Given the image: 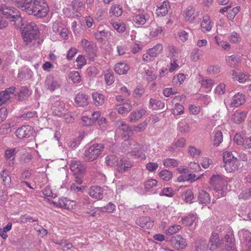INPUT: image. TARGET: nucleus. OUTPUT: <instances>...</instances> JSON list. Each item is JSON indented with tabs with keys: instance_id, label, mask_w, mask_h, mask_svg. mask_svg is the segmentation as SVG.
Returning a JSON list of instances; mask_svg holds the SVG:
<instances>
[{
	"instance_id": "obj_1",
	"label": "nucleus",
	"mask_w": 251,
	"mask_h": 251,
	"mask_svg": "<svg viewBox=\"0 0 251 251\" xmlns=\"http://www.w3.org/2000/svg\"><path fill=\"white\" fill-rule=\"evenodd\" d=\"M24 11L29 15L43 18L47 16L49 7L44 0H27Z\"/></svg>"
},
{
	"instance_id": "obj_2",
	"label": "nucleus",
	"mask_w": 251,
	"mask_h": 251,
	"mask_svg": "<svg viewBox=\"0 0 251 251\" xmlns=\"http://www.w3.org/2000/svg\"><path fill=\"white\" fill-rule=\"evenodd\" d=\"M39 31L38 27L35 23H29L23 27L22 34L24 41L26 44L35 41L38 37Z\"/></svg>"
},
{
	"instance_id": "obj_3",
	"label": "nucleus",
	"mask_w": 251,
	"mask_h": 251,
	"mask_svg": "<svg viewBox=\"0 0 251 251\" xmlns=\"http://www.w3.org/2000/svg\"><path fill=\"white\" fill-rule=\"evenodd\" d=\"M103 149V146L101 144H95L90 146L85 151L83 156L84 161H93L97 159Z\"/></svg>"
},
{
	"instance_id": "obj_4",
	"label": "nucleus",
	"mask_w": 251,
	"mask_h": 251,
	"mask_svg": "<svg viewBox=\"0 0 251 251\" xmlns=\"http://www.w3.org/2000/svg\"><path fill=\"white\" fill-rule=\"evenodd\" d=\"M209 182L216 191H221L223 187L226 185V180L224 176L220 175H214L210 178Z\"/></svg>"
},
{
	"instance_id": "obj_5",
	"label": "nucleus",
	"mask_w": 251,
	"mask_h": 251,
	"mask_svg": "<svg viewBox=\"0 0 251 251\" xmlns=\"http://www.w3.org/2000/svg\"><path fill=\"white\" fill-rule=\"evenodd\" d=\"M167 241H169L176 250L183 249L185 248L187 246L186 240L182 238L180 235L172 236L169 240H167Z\"/></svg>"
},
{
	"instance_id": "obj_6",
	"label": "nucleus",
	"mask_w": 251,
	"mask_h": 251,
	"mask_svg": "<svg viewBox=\"0 0 251 251\" xmlns=\"http://www.w3.org/2000/svg\"><path fill=\"white\" fill-rule=\"evenodd\" d=\"M53 114L58 116L67 115L68 110L65 107V103L62 101H56L52 106Z\"/></svg>"
},
{
	"instance_id": "obj_7",
	"label": "nucleus",
	"mask_w": 251,
	"mask_h": 251,
	"mask_svg": "<svg viewBox=\"0 0 251 251\" xmlns=\"http://www.w3.org/2000/svg\"><path fill=\"white\" fill-rule=\"evenodd\" d=\"M117 170L120 173H124L129 171L133 166V162L128 158H123L117 165Z\"/></svg>"
},
{
	"instance_id": "obj_8",
	"label": "nucleus",
	"mask_w": 251,
	"mask_h": 251,
	"mask_svg": "<svg viewBox=\"0 0 251 251\" xmlns=\"http://www.w3.org/2000/svg\"><path fill=\"white\" fill-rule=\"evenodd\" d=\"M70 168L71 170L74 172V175L77 174L84 175L85 173L86 166L79 160H73Z\"/></svg>"
},
{
	"instance_id": "obj_9",
	"label": "nucleus",
	"mask_w": 251,
	"mask_h": 251,
	"mask_svg": "<svg viewBox=\"0 0 251 251\" xmlns=\"http://www.w3.org/2000/svg\"><path fill=\"white\" fill-rule=\"evenodd\" d=\"M45 85L48 90L52 92L60 88L61 83L59 80L50 75L47 77Z\"/></svg>"
},
{
	"instance_id": "obj_10",
	"label": "nucleus",
	"mask_w": 251,
	"mask_h": 251,
	"mask_svg": "<svg viewBox=\"0 0 251 251\" xmlns=\"http://www.w3.org/2000/svg\"><path fill=\"white\" fill-rule=\"evenodd\" d=\"M104 189L99 186H92L89 190V196L97 200H101L103 197Z\"/></svg>"
},
{
	"instance_id": "obj_11",
	"label": "nucleus",
	"mask_w": 251,
	"mask_h": 251,
	"mask_svg": "<svg viewBox=\"0 0 251 251\" xmlns=\"http://www.w3.org/2000/svg\"><path fill=\"white\" fill-rule=\"evenodd\" d=\"M198 16L199 12H196L192 6H188L185 11V19L190 23H193L196 21Z\"/></svg>"
},
{
	"instance_id": "obj_12",
	"label": "nucleus",
	"mask_w": 251,
	"mask_h": 251,
	"mask_svg": "<svg viewBox=\"0 0 251 251\" xmlns=\"http://www.w3.org/2000/svg\"><path fill=\"white\" fill-rule=\"evenodd\" d=\"M31 133V127L27 126H23L18 128L15 134L16 136L20 139L28 138Z\"/></svg>"
},
{
	"instance_id": "obj_13",
	"label": "nucleus",
	"mask_w": 251,
	"mask_h": 251,
	"mask_svg": "<svg viewBox=\"0 0 251 251\" xmlns=\"http://www.w3.org/2000/svg\"><path fill=\"white\" fill-rule=\"evenodd\" d=\"M245 101V95L242 93H238L233 97L230 105L231 107H237L244 104Z\"/></svg>"
},
{
	"instance_id": "obj_14",
	"label": "nucleus",
	"mask_w": 251,
	"mask_h": 251,
	"mask_svg": "<svg viewBox=\"0 0 251 251\" xmlns=\"http://www.w3.org/2000/svg\"><path fill=\"white\" fill-rule=\"evenodd\" d=\"M136 224L143 228H149L153 226V222L149 217H140L137 220Z\"/></svg>"
},
{
	"instance_id": "obj_15",
	"label": "nucleus",
	"mask_w": 251,
	"mask_h": 251,
	"mask_svg": "<svg viewBox=\"0 0 251 251\" xmlns=\"http://www.w3.org/2000/svg\"><path fill=\"white\" fill-rule=\"evenodd\" d=\"M117 125L119 128L125 132V136L127 135L128 137L132 136V131H133L132 126H129L122 121H119L117 122Z\"/></svg>"
},
{
	"instance_id": "obj_16",
	"label": "nucleus",
	"mask_w": 251,
	"mask_h": 251,
	"mask_svg": "<svg viewBox=\"0 0 251 251\" xmlns=\"http://www.w3.org/2000/svg\"><path fill=\"white\" fill-rule=\"evenodd\" d=\"M225 169L228 172H232L237 170L238 168V161L237 158L226 162L224 165Z\"/></svg>"
},
{
	"instance_id": "obj_17",
	"label": "nucleus",
	"mask_w": 251,
	"mask_h": 251,
	"mask_svg": "<svg viewBox=\"0 0 251 251\" xmlns=\"http://www.w3.org/2000/svg\"><path fill=\"white\" fill-rule=\"evenodd\" d=\"M247 114V113L246 111L240 112L236 111L232 115L231 120L235 123H241L246 118Z\"/></svg>"
},
{
	"instance_id": "obj_18",
	"label": "nucleus",
	"mask_w": 251,
	"mask_h": 251,
	"mask_svg": "<svg viewBox=\"0 0 251 251\" xmlns=\"http://www.w3.org/2000/svg\"><path fill=\"white\" fill-rule=\"evenodd\" d=\"M150 19V15L148 13H145L142 14L135 15L133 17V22L138 25H143Z\"/></svg>"
},
{
	"instance_id": "obj_19",
	"label": "nucleus",
	"mask_w": 251,
	"mask_h": 251,
	"mask_svg": "<svg viewBox=\"0 0 251 251\" xmlns=\"http://www.w3.org/2000/svg\"><path fill=\"white\" fill-rule=\"evenodd\" d=\"M209 242L210 244L209 250L211 251H214L218 249L219 245V236L218 234L213 233L210 238Z\"/></svg>"
},
{
	"instance_id": "obj_20",
	"label": "nucleus",
	"mask_w": 251,
	"mask_h": 251,
	"mask_svg": "<svg viewBox=\"0 0 251 251\" xmlns=\"http://www.w3.org/2000/svg\"><path fill=\"white\" fill-rule=\"evenodd\" d=\"M10 21L14 22V25L16 28H21L24 25L25 22L21 17L19 12L17 11L15 14L11 17Z\"/></svg>"
},
{
	"instance_id": "obj_21",
	"label": "nucleus",
	"mask_w": 251,
	"mask_h": 251,
	"mask_svg": "<svg viewBox=\"0 0 251 251\" xmlns=\"http://www.w3.org/2000/svg\"><path fill=\"white\" fill-rule=\"evenodd\" d=\"M207 248L208 244L205 239L200 238L196 241L195 245V250L196 251H206Z\"/></svg>"
},
{
	"instance_id": "obj_22",
	"label": "nucleus",
	"mask_w": 251,
	"mask_h": 251,
	"mask_svg": "<svg viewBox=\"0 0 251 251\" xmlns=\"http://www.w3.org/2000/svg\"><path fill=\"white\" fill-rule=\"evenodd\" d=\"M129 67L124 62H120L115 65V71L119 75L126 74L129 69Z\"/></svg>"
},
{
	"instance_id": "obj_23",
	"label": "nucleus",
	"mask_w": 251,
	"mask_h": 251,
	"mask_svg": "<svg viewBox=\"0 0 251 251\" xmlns=\"http://www.w3.org/2000/svg\"><path fill=\"white\" fill-rule=\"evenodd\" d=\"M88 96L82 93L78 94L75 97V102L79 106H86L88 103Z\"/></svg>"
},
{
	"instance_id": "obj_24",
	"label": "nucleus",
	"mask_w": 251,
	"mask_h": 251,
	"mask_svg": "<svg viewBox=\"0 0 251 251\" xmlns=\"http://www.w3.org/2000/svg\"><path fill=\"white\" fill-rule=\"evenodd\" d=\"M116 109L120 114H123L129 112L132 109L130 103L125 102L116 105Z\"/></svg>"
},
{
	"instance_id": "obj_25",
	"label": "nucleus",
	"mask_w": 251,
	"mask_h": 251,
	"mask_svg": "<svg viewBox=\"0 0 251 251\" xmlns=\"http://www.w3.org/2000/svg\"><path fill=\"white\" fill-rule=\"evenodd\" d=\"M146 111L144 109H140L137 111H133L129 115V122L133 123L137 122L145 113Z\"/></svg>"
},
{
	"instance_id": "obj_26",
	"label": "nucleus",
	"mask_w": 251,
	"mask_h": 251,
	"mask_svg": "<svg viewBox=\"0 0 251 251\" xmlns=\"http://www.w3.org/2000/svg\"><path fill=\"white\" fill-rule=\"evenodd\" d=\"M133 145H137L136 142L131 139L125 140L122 144V147L124 152L129 153Z\"/></svg>"
},
{
	"instance_id": "obj_27",
	"label": "nucleus",
	"mask_w": 251,
	"mask_h": 251,
	"mask_svg": "<svg viewBox=\"0 0 251 251\" xmlns=\"http://www.w3.org/2000/svg\"><path fill=\"white\" fill-rule=\"evenodd\" d=\"M169 8L168 2L164 1L162 4L158 6L156 14L159 16H164L168 13Z\"/></svg>"
},
{
	"instance_id": "obj_28",
	"label": "nucleus",
	"mask_w": 251,
	"mask_h": 251,
	"mask_svg": "<svg viewBox=\"0 0 251 251\" xmlns=\"http://www.w3.org/2000/svg\"><path fill=\"white\" fill-rule=\"evenodd\" d=\"M163 50V47L161 44H157L153 48L150 49L148 50V53H149L151 57H156L159 53H160Z\"/></svg>"
},
{
	"instance_id": "obj_29",
	"label": "nucleus",
	"mask_w": 251,
	"mask_h": 251,
	"mask_svg": "<svg viewBox=\"0 0 251 251\" xmlns=\"http://www.w3.org/2000/svg\"><path fill=\"white\" fill-rule=\"evenodd\" d=\"M150 106L153 110L163 109L165 106V103L161 100L151 99L150 100Z\"/></svg>"
},
{
	"instance_id": "obj_30",
	"label": "nucleus",
	"mask_w": 251,
	"mask_h": 251,
	"mask_svg": "<svg viewBox=\"0 0 251 251\" xmlns=\"http://www.w3.org/2000/svg\"><path fill=\"white\" fill-rule=\"evenodd\" d=\"M226 60L227 65L231 67H235L240 62L239 57L235 55L227 56Z\"/></svg>"
},
{
	"instance_id": "obj_31",
	"label": "nucleus",
	"mask_w": 251,
	"mask_h": 251,
	"mask_svg": "<svg viewBox=\"0 0 251 251\" xmlns=\"http://www.w3.org/2000/svg\"><path fill=\"white\" fill-rule=\"evenodd\" d=\"M199 200L201 203L207 204L210 202V198L209 194L204 190H201L199 196Z\"/></svg>"
},
{
	"instance_id": "obj_32",
	"label": "nucleus",
	"mask_w": 251,
	"mask_h": 251,
	"mask_svg": "<svg viewBox=\"0 0 251 251\" xmlns=\"http://www.w3.org/2000/svg\"><path fill=\"white\" fill-rule=\"evenodd\" d=\"M201 86L208 90H210L214 84V81L209 78H202L200 81Z\"/></svg>"
},
{
	"instance_id": "obj_33",
	"label": "nucleus",
	"mask_w": 251,
	"mask_h": 251,
	"mask_svg": "<svg viewBox=\"0 0 251 251\" xmlns=\"http://www.w3.org/2000/svg\"><path fill=\"white\" fill-rule=\"evenodd\" d=\"M4 11L2 12V14L5 16L7 19H11L14 14L17 12V10L15 9L13 7L8 6L5 5Z\"/></svg>"
},
{
	"instance_id": "obj_34",
	"label": "nucleus",
	"mask_w": 251,
	"mask_h": 251,
	"mask_svg": "<svg viewBox=\"0 0 251 251\" xmlns=\"http://www.w3.org/2000/svg\"><path fill=\"white\" fill-rule=\"evenodd\" d=\"M1 178H2V182L3 185H8L11 182V177L9 175L8 171L6 169L3 170L0 173Z\"/></svg>"
},
{
	"instance_id": "obj_35",
	"label": "nucleus",
	"mask_w": 251,
	"mask_h": 251,
	"mask_svg": "<svg viewBox=\"0 0 251 251\" xmlns=\"http://www.w3.org/2000/svg\"><path fill=\"white\" fill-rule=\"evenodd\" d=\"M223 140V134L220 130L214 131V136L213 139V145L218 146Z\"/></svg>"
},
{
	"instance_id": "obj_36",
	"label": "nucleus",
	"mask_w": 251,
	"mask_h": 251,
	"mask_svg": "<svg viewBox=\"0 0 251 251\" xmlns=\"http://www.w3.org/2000/svg\"><path fill=\"white\" fill-rule=\"evenodd\" d=\"M201 27L202 29L207 31H209L211 30L212 25L208 16H205L203 17V20L201 23Z\"/></svg>"
},
{
	"instance_id": "obj_37",
	"label": "nucleus",
	"mask_w": 251,
	"mask_h": 251,
	"mask_svg": "<svg viewBox=\"0 0 251 251\" xmlns=\"http://www.w3.org/2000/svg\"><path fill=\"white\" fill-rule=\"evenodd\" d=\"M92 97L94 103L96 105H101L104 103V96L102 94L98 93H93Z\"/></svg>"
},
{
	"instance_id": "obj_38",
	"label": "nucleus",
	"mask_w": 251,
	"mask_h": 251,
	"mask_svg": "<svg viewBox=\"0 0 251 251\" xmlns=\"http://www.w3.org/2000/svg\"><path fill=\"white\" fill-rule=\"evenodd\" d=\"M30 93L27 87H22L21 88L19 93L18 99L21 100H23L26 99L29 95Z\"/></svg>"
},
{
	"instance_id": "obj_39",
	"label": "nucleus",
	"mask_w": 251,
	"mask_h": 251,
	"mask_svg": "<svg viewBox=\"0 0 251 251\" xmlns=\"http://www.w3.org/2000/svg\"><path fill=\"white\" fill-rule=\"evenodd\" d=\"M232 75L234 79L239 81L240 82H243L248 79L250 80V77L251 76L250 75H245L242 73H240L239 75H237L236 72H233Z\"/></svg>"
},
{
	"instance_id": "obj_40",
	"label": "nucleus",
	"mask_w": 251,
	"mask_h": 251,
	"mask_svg": "<svg viewBox=\"0 0 251 251\" xmlns=\"http://www.w3.org/2000/svg\"><path fill=\"white\" fill-rule=\"evenodd\" d=\"M196 218L194 214L189 215L187 217L182 218V223L187 226H191L192 225Z\"/></svg>"
},
{
	"instance_id": "obj_41",
	"label": "nucleus",
	"mask_w": 251,
	"mask_h": 251,
	"mask_svg": "<svg viewBox=\"0 0 251 251\" xmlns=\"http://www.w3.org/2000/svg\"><path fill=\"white\" fill-rule=\"evenodd\" d=\"M157 184V181L156 179H150L147 180L144 183L145 188L146 191H150L151 190V189L154 186H156Z\"/></svg>"
},
{
	"instance_id": "obj_42",
	"label": "nucleus",
	"mask_w": 251,
	"mask_h": 251,
	"mask_svg": "<svg viewBox=\"0 0 251 251\" xmlns=\"http://www.w3.org/2000/svg\"><path fill=\"white\" fill-rule=\"evenodd\" d=\"M202 55V51L198 48L193 50L191 54V59L193 61H198Z\"/></svg>"
},
{
	"instance_id": "obj_43",
	"label": "nucleus",
	"mask_w": 251,
	"mask_h": 251,
	"mask_svg": "<svg viewBox=\"0 0 251 251\" xmlns=\"http://www.w3.org/2000/svg\"><path fill=\"white\" fill-rule=\"evenodd\" d=\"M159 176L161 179L168 181L172 178V173L169 170H163L159 172Z\"/></svg>"
},
{
	"instance_id": "obj_44",
	"label": "nucleus",
	"mask_w": 251,
	"mask_h": 251,
	"mask_svg": "<svg viewBox=\"0 0 251 251\" xmlns=\"http://www.w3.org/2000/svg\"><path fill=\"white\" fill-rule=\"evenodd\" d=\"M105 161L108 165L111 166L114 165H117L118 164L117 157L113 155H110L106 156Z\"/></svg>"
},
{
	"instance_id": "obj_45",
	"label": "nucleus",
	"mask_w": 251,
	"mask_h": 251,
	"mask_svg": "<svg viewBox=\"0 0 251 251\" xmlns=\"http://www.w3.org/2000/svg\"><path fill=\"white\" fill-rule=\"evenodd\" d=\"M110 13L112 14L116 17H119L122 14V8H121L119 5H114L111 7Z\"/></svg>"
},
{
	"instance_id": "obj_46",
	"label": "nucleus",
	"mask_w": 251,
	"mask_h": 251,
	"mask_svg": "<svg viewBox=\"0 0 251 251\" xmlns=\"http://www.w3.org/2000/svg\"><path fill=\"white\" fill-rule=\"evenodd\" d=\"M183 196L184 198V200L186 202L192 203V200L194 198V195L192 191L190 189L186 190L183 193Z\"/></svg>"
},
{
	"instance_id": "obj_47",
	"label": "nucleus",
	"mask_w": 251,
	"mask_h": 251,
	"mask_svg": "<svg viewBox=\"0 0 251 251\" xmlns=\"http://www.w3.org/2000/svg\"><path fill=\"white\" fill-rule=\"evenodd\" d=\"M113 28L118 32L123 33L126 30V25L123 23H112Z\"/></svg>"
},
{
	"instance_id": "obj_48",
	"label": "nucleus",
	"mask_w": 251,
	"mask_h": 251,
	"mask_svg": "<svg viewBox=\"0 0 251 251\" xmlns=\"http://www.w3.org/2000/svg\"><path fill=\"white\" fill-rule=\"evenodd\" d=\"M16 153V151L15 148L6 150L5 151V156L6 159L7 160H8L9 159H14Z\"/></svg>"
},
{
	"instance_id": "obj_49",
	"label": "nucleus",
	"mask_w": 251,
	"mask_h": 251,
	"mask_svg": "<svg viewBox=\"0 0 251 251\" xmlns=\"http://www.w3.org/2000/svg\"><path fill=\"white\" fill-rule=\"evenodd\" d=\"M69 76L74 83H78L80 81V75L77 71L71 72Z\"/></svg>"
},
{
	"instance_id": "obj_50",
	"label": "nucleus",
	"mask_w": 251,
	"mask_h": 251,
	"mask_svg": "<svg viewBox=\"0 0 251 251\" xmlns=\"http://www.w3.org/2000/svg\"><path fill=\"white\" fill-rule=\"evenodd\" d=\"M181 226L179 225L172 226L166 231V234L168 235H171L176 233L181 229Z\"/></svg>"
},
{
	"instance_id": "obj_51",
	"label": "nucleus",
	"mask_w": 251,
	"mask_h": 251,
	"mask_svg": "<svg viewBox=\"0 0 251 251\" xmlns=\"http://www.w3.org/2000/svg\"><path fill=\"white\" fill-rule=\"evenodd\" d=\"M108 35V31L106 30L99 31L94 33V36L96 39L100 42L103 41V37H106Z\"/></svg>"
},
{
	"instance_id": "obj_52",
	"label": "nucleus",
	"mask_w": 251,
	"mask_h": 251,
	"mask_svg": "<svg viewBox=\"0 0 251 251\" xmlns=\"http://www.w3.org/2000/svg\"><path fill=\"white\" fill-rule=\"evenodd\" d=\"M190 130V127L187 124H179L178 126V130L182 134H185L188 132Z\"/></svg>"
},
{
	"instance_id": "obj_53",
	"label": "nucleus",
	"mask_w": 251,
	"mask_h": 251,
	"mask_svg": "<svg viewBox=\"0 0 251 251\" xmlns=\"http://www.w3.org/2000/svg\"><path fill=\"white\" fill-rule=\"evenodd\" d=\"M184 112V107L179 103H176L175 108L173 110V114L175 115H179Z\"/></svg>"
},
{
	"instance_id": "obj_54",
	"label": "nucleus",
	"mask_w": 251,
	"mask_h": 251,
	"mask_svg": "<svg viewBox=\"0 0 251 251\" xmlns=\"http://www.w3.org/2000/svg\"><path fill=\"white\" fill-rule=\"evenodd\" d=\"M147 125V122L146 121H144L139 124L137 126H133L132 129H133V131L141 132L145 129Z\"/></svg>"
},
{
	"instance_id": "obj_55",
	"label": "nucleus",
	"mask_w": 251,
	"mask_h": 251,
	"mask_svg": "<svg viewBox=\"0 0 251 251\" xmlns=\"http://www.w3.org/2000/svg\"><path fill=\"white\" fill-rule=\"evenodd\" d=\"M164 165L166 167H176L178 165V162L172 158H168L164 160Z\"/></svg>"
},
{
	"instance_id": "obj_56",
	"label": "nucleus",
	"mask_w": 251,
	"mask_h": 251,
	"mask_svg": "<svg viewBox=\"0 0 251 251\" xmlns=\"http://www.w3.org/2000/svg\"><path fill=\"white\" fill-rule=\"evenodd\" d=\"M11 126L9 124H3L0 128V134H7L11 132Z\"/></svg>"
},
{
	"instance_id": "obj_57",
	"label": "nucleus",
	"mask_w": 251,
	"mask_h": 251,
	"mask_svg": "<svg viewBox=\"0 0 251 251\" xmlns=\"http://www.w3.org/2000/svg\"><path fill=\"white\" fill-rule=\"evenodd\" d=\"M160 195L165 196L169 197H172L174 195V192L172 188L170 187L163 189L160 193Z\"/></svg>"
},
{
	"instance_id": "obj_58",
	"label": "nucleus",
	"mask_w": 251,
	"mask_h": 251,
	"mask_svg": "<svg viewBox=\"0 0 251 251\" xmlns=\"http://www.w3.org/2000/svg\"><path fill=\"white\" fill-rule=\"evenodd\" d=\"M115 209V205L112 202L108 203L105 206L101 208V211L109 213L113 212Z\"/></svg>"
},
{
	"instance_id": "obj_59",
	"label": "nucleus",
	"mask_w": 251,
	"mask_h": 251,
	"mask_svg": "<svg viewBox=\"0 0 251 251\" xmlns=\"http://www.w3.org/2000/svg\"><path fill=\"white\" fill-rule=\"evenodd\" d=\"M145 93V89L142 86H138L133 92V96L136 98H140Z\"/></svg>"
},
{
	"instance_id": "obj_60",
	"label": "nucleus",
	"mask_w": 251,
	"mask_h": 251,
	"mask_svg": "<svg viewBox=\"0 0 251 251\" xmlns=\"http://www.w3.org/2000/svg\"><path fill=\"white\" fill-rule=\"evenodd\" d=\"M143 46L140 44L134 43L131 46V52L136 54L142 50Z\"/></svg>"
},
{
	"instance_id": "obj_61",
	"label": "nucleus",
	"mask_w": 251,
	"mask_h": 251,
	"mask_svg": "<svg viewBox=\"0 0 251 251\" xmlns=\"http://www.w3.org/2000/svg\"><path fill=\"white\" fill-rule=\"evenodd\" d=\"M189 153L191 156L195 157L199 156L201 153V151L200 149L194 146H190L189 148Z\"/></svg>"
},
{
	"instance_id": "obj_62",
	"label": "nucleus",
	"mask_w": 251,
	"mask_h": 251,
	"mask_svg": "<svg viewBox=\"0 0 251 251\" xmlns=\"http://www.w3.org/2000/svg\"><path fill=\"white\" fill-rule=\"evenodd\" d=\"M76 62L77 63V66L79 69L81 68L83 66L86 64V60L82 55H78L76 59Z\"/></svg>"
},
{
	"instance_id": "obj_63",
	"label": "nucleus",
	"mask_w": 251,
	"mask_h": 251,
	"mask_svg": "<svg viewBox=\"0 0 251 251\" xmlns=\"http://www.w3.org/2000/svg\"><path fill=\"white\" fill-rule=\"evenodd\" d=\"M82 125L85 126H90L92 125L94 123L91 117L88 116H83L82 117Z\"/></svg>"
},
{
	"instance_id": "obj_64",
	"label": "nucleus",
	"mask_w": 251,
	"mask_h": 251,
	"mask_svg": "<svg viewBox=\"0 0 251 251\" xmlns=\"http://www.w3.org/2000/svg\"><path fill=\"white\" fill-rule=\"evenodd\" d=\"M163 94L166 97H169L171 95L177 93L175 89L172 88H166L163 90Z\"/></svg>"
}]
</instances>
